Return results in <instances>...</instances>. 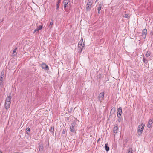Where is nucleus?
<instances>
[{
  "label": "nucleus",
  "instance_id": "1",
  "mask_svg": "<svg viewBox=\"0 0 153 153\" xmlns=\"http://www.w3.org/2000/svg\"><path fill=\"white\" fill-rule=\"evenodd\" d=\"M11 96H8L5 100V108L7 110L10 108L11 103Z\"/></svg>",
  "mask_w": 153,
  "mask_h": 153
},
{
  "label": "nucleus",
  "instance_id": "2",
  "mask_svg": "<svg viewBox=\"0 0 153 153\" xmlns=\"http://www.w3.org/2000/svg\"><path fill=\"white\" fill-rule=\"evenodd\" d=\"M145 124L143 123H142L141 125L138 126L137 132L139 135L141 134L144 128Z\"/></svg>",
  "mask_w": 153,
  "mask_h": 153
},
{
  "label": "nucleus",
  "instance_id": "3",
  "mask_svg": "<svg viewBox=\"0 0 153 153\" xmlns=\"http://www.w3.org/2000/svg\"><path fill=\"white\" fill-rule=\"evenodd\" d=\"M81 41L82 39L79 42L78 44V51L80 52H82L83 48L85 45V44L84 42H83L82 44V43Z\"/></svg>",
  "mask_w": 153,
  "mask_h": 153
},
{
  "label": "nucleus",
  "instance_id": "4",
  "mask_svg": "<svg viewBox=\"0 0 153 153\" xmlns=\"http://www.w3.org/2000/svg\"><path fill=\"white\" fill-rule=\"evenodd\" d=\"M104 92L100 93L97 97V99L99 101H100V102H102V101L104 100Z\"/></svg>",
  "mask_w": 153,
  "mask_h": 153
},
{
  "label": "nucleus",
  "instance_id": "5",
  "mask_svg": "<svg viewBox=\"0 0 153 153\" xmlns=\"http://www.w3.org/2000/svg\"><path fill=\"white\" fill-rule=\"evenodd\" d=\"M75 126V123H71L70 128V131L71 132L74 133L76 132V131L75 130L74 128Z\"/></svg>",
  "mask_w": 153,
  "mask_h": 153
},
{
  "label": "nucleus",
  "instance_id": "6",
  "mask_svg": "<svg viewBox=\"0 0 153 153\" xmlns=\"http://www.w3.org/2000/svg\"><path fill=\"white\" fill-rule=\"evenodd\" d=\"M147 30L146 29H144L142 31V34L141 35L143 39H145L146 36Z\"/></svg>",
  "mask_w": 153,
  "mask_h": 153
},
{
  "label": "nucleus",
  "instance_id": "7",
  "mask_svg": "<svg viewBox=\"0 0 153 153\" xmlns=\"http://www.w3.org/2000/svg\"><path fill=\"white\" fill-rule=\"evenodd\" d=\"M41 67L43 69L48 71L49 70L48 66L45 63H43L41 65Z\"/></svg>",
  "mask_w": 153,
  "mask_h": 153
},
{
  "label": "nucleus",
  "instance_id": "8",
  "mask_svg": "<svg viewBox=\"0 0 153 153\" xmlns=\"http://www.w3.org/2000/svg\"><path fill=\"white\" fill-rule=\"evenodd\" d=\"M117 116L119 118H120V116H121L122 113V108L120 107L118 108L117 110Z\"/></svg>",
  "mask_w": 153,
  "mask_h": 153
},
{
  "label": "nucleus",
  "instance_id": "9",
  "mask_svg": "<svg viewBox=\"0 0 153 153\" xmlns=\"http://www.w3.org/2000/svg\"><path fill=\"white\" fill-rule=\"evenodd\" d=\"M118 129V125L117 124H115L113 128V132L114 133H116Z\"/></svg>",
  "mask_w": 153,
  "mask_h": 153
},
{
  "label": "nucleus",
  "instance_id": "10",
  "mask_svg": "<svg viewBox=\"0 0 153 153\" xmlns=\"http://www.w3.org/2000/svg\"><path fill=\"white\" fill-rule=\"evenodd\" d=\"M153 122V119H150L148 122L147 127L148 128H150L152 127V125Z\"/></svg>",
  "mask_w": 153,
  "mask_h": 153
},
{
  "label": "nucleus",
  "instance_id": "11",
  "mask_svg": "<svg viewBox=\"0 0 153 153\" xmlns=\"http://www.w3.org/2000/svg\"><path fill=\"white\" fill-rule=\"evenodd\" d=\"M92 3L91 2V1H90L89 0H88V3L87 4V10L88 9L89 10H90V6H91V5H92Z\"/></svg>",
  "mask_w": 153,
  "mask_h": 153
},
{
  "label": "nucleus",
  "instance_id": "12",
  "mask_svg": "<svg viewBox=\"0 0 153 153\" xmlns=\"http://www.w3.org/2000/svg\"><path fill=\"white\" fill-rule=\"evenodd\" d=\"M68 0H64L63 1L64 8L65 9L66 8L67 5L68 4Z\"/></svg>",
  "mask_w": 153,
  "mask_h": 153
},
{
  "label": "nucleus",
  "instance_id": "13",
  "mask_svg": "<svg viewBox=\"0 0 153 153\" xmlns=\"http://www.w3.org/2000/svg\"><path fill=\"white\" fill-rule=\"evenodd\" d=\"M105 148L106 151L108 152L109 150V147L108 146V144H105Z\"/></svg>",
  "mask_w": 153,
  "mask_h": 153
},
{
  "label": "nucleus",
  "instance_id": "14",
  "mask_svg": "<svg viewBox=\"0 0 153 153\" xmlns=\"http://www.w3.org/2000/svg\"><path fill=\"white\" fill-rule=\"evenodd\" d=\"M61 3V0H58V1L57 2L56 4V9H58L59 8V6L60 5V4Z\"/></svg>",
  "mask_w": 153,
  "mask_h": 153
},
{
  "label": "nucleus",
  "instance_id": "15",
  "mask_svg": "<svg viewBox=\"0 0 153 153\" xmlns=\"http://www.w3.org/2000/svg\"><path fill=\"white\" fill-rule=\"evenodd\" d=\"M54 126H51V128L49 129L50 131L53 134L54 133Z\"/></svg>",
  "mask_w": 153,
  "mask_h": 153
},
{
  "label": "nucleus",
  "instance_id": "16",
  "mask_svg": "<svg viewBox=\"0 0 153 153\" xmlns=\"http://www.w3.org/2000/svg\"><path fill=\"white\" fill-rule=\"evenodd\" d=\"M3 78H2V76H0V85H3Z\"/></svg>",
  "mask_w": 153,
  "mask_h": 153
},
{
  "label": "nucleus",
  "instance_id": "17",
  "mask_svg": "<svg viewBox=\"0 0 153 153\" xmlns=\"http://www.w3.org/2000/svg\"><path fill=\"white\" fill-rule=\"evenodd\" d=\"M53 19H51L49 26V27H52V25L53 23Z\"/></svg>",
  "mask_w": 153,
  "mask_h": 153
},
{
  "label": "nucleus",
  "instance_id": "18",
  "mask_svg": "<svg viewBox=\"0 0 153 153\" xmlns=\"http://www.w3.org/2000/svg\"><path fill=\"white\" fill-rule=\"evenodd\" d=\"M150 53L149 51H147L146 53L145 56L146 57H148L149 56H150Z\"/></svg>",
  "mask_w": 153,
  "mask_h": 153
},
{
  "label": "nucleus",
  "instance_id": "19",
  "mask_svg": "<svg viewBox=\"0 0 153 153\" xmlns=\"http://www.w3.org/2000/svg\"><path fill=\"white\" fill-rule=\"evenodd\" d=\"M39 150L40 151H42L43 149V147L42 146L40 145L39 146Z\"/></svg>",
  "mask_w": 153,
  "mask_h": 153
},
{
  "label": "nucleus",
  "instance_id": "20",
  "mask_svg": "<svg viewBox=\"0 0 153 153\" xmlns=\"http://www.w3.org/2000/svg\"><path fill=\"white\" fill-rule=\"evenodd\" d=\"M143 61L144 63L146 64L148 62V61L147 59H145L144 58H143Z\"/></svg>",
  "mask_w": 153,
  "mask_h": 153
},
{
  "label": "nucleus",
  "instance_id": "21",
  "mask_svg": "<svg viewBox=\"0 0 153 153\" xmlns=\"http://www.w3.org/2000/svg\"><path fill=\"white\" fill-rule=\"evenodd\" d=\"M124 17L126 18H129L130 17V15L128 14H126L125 15Z\"/></svg>",
  "mask_w": 153,
  "mask_h": 153
},
{
  "label": "nucleus",
  "instance_id": "22",
  "mask_svg": "<svg viewBox=\"0 0 153 153\" xmlns=\"http://www.w3.org/2000/svg\"><path fill=\"white\" fill-rule=\"evenodd\" d=\"M17 49V48H15L14 50H13V54L14 55H16V54H17V53H16V50Z\"/></svg>",
  "mask_w": 153,
  "mask_h": 153
},
{
  "label": "nucleus",
  "instance_id": "23",
  "mask_svg": "<svg viewBox=\"0 0 153 153\" xmlns=\"http://www.w3.org/2000/svg\"><path fill=\"white\" fill-rule=\"evenodd\" d=\"M4 73V70H3L1 72V76H2V78H3V77Z\"/></svg>",
  "mask_w": 153,
  "mask_h": 153
},
{
  "label": "nucleus",
  "instance_id": "24",
  "mask_svg": "<svg viewBox=\"0 0 153 153\" xmlns=\"http://www.w3.org/2000/svg\"><path fill=\"white\" fill-rule=\"evenodd\" d=\"M97 10H98V13L99 14L100 13V11L101 10V7H98L97 8Z\"/></svg>",
  "mask_w": 153,
  "mask_h": 153
},
{
  "label": "nucleus",
  "instance_id": "25",
  "mask_svg": "<svg viewBox=\"0 0 153 153\" xmlns=\"http://www.w3.org/2000/svg\"><path fill=\"white\" fill-rule=\"evenodd\" d=\"M102 5H103V4L102 3H100L99 5H98V7H101V8L102 7Z\"/></svg>",
  "mask_w": 153,
  "mask_h": 153
},
{
  "label": "nucleus",
  "instance_id": "26",
  "mask_svg": "<svg viewBox=\"0 0 153 153\" xmlns=\"http://www.w3.org/2000/svg\"><path fill=\"white\" fill-rule=\"evenodd\" d=\"M128 153H133L132 150L131 149L129 148L128 150Z\"/></svg>",
  "mask_w": 153,
  "mask_h": 153
},
{
  "label": "nucleus",
  "instance_id": "27",
  "mask_svg": "<svg viewBox=\"0 0 153 153\" xmlns=\"http://www.w3.org/2000/svg\"><path fill=\"white\" fill-rule=\"evenodd\" d=\"M42 25H40L37 28H38L39 30L42 29Z\"/></svg>",
  "mask_w": 153,
  "mask_h": 153
},
{
  "label": "nucleus",
  "instance_id": "28",
  "mask_svg": "<svg viewBox=\"0 0 153 153\" xmlns=\"http://www.w3.org/2000/svg\"><path fill=\"white\" fill-rule=\"evenodd\" d=\"M26 130H27V131H29V132L30 131V128H29V127L27 128Z\"/></svg>",
  "mask_w": 153,
  "mask_h": 153
},
{
  "label": "nucleus",
  "instance_id": "29",
  "mask_svg": "<svg viewBox=\"0 0 153 153\" xmlns=\"http://www.w3.org/2000/svg\"><path fill=\"white\" fill-rule=\"evenodd\" d=\"M39 31V29L38 28H36L34 30V33H35L36 31Z\"/></svg>",
  "mask_w": 153,
  "mask_h": 153
},
{
  "label": "nucleus",
  "instance_id": "30",
  "mask_svg": "<svg viewBox=\"0 0 153 153\" xmlns=\"http://www.w3.org/2000/svg\"><path fill=\"white\" fill-rule=\"evenodd\" d=\"M3 19H0V23L1 22L3 21Z\"/></svg>",
  "mask_w": 153,
  "mask_h": 153
},
{
  "label": "nucleus",
  "instance_id": "31",
  "mask_svg": "<svg viewBox=\"0 0 153 153\" xmlns=\"http://www.w3.org/2000/svg\"><path fill=\"white\" fill-rule=\"evenodd\" d=\"M0 153H3L2 151L0 149Z\"/></svg>",
  "mask_w": 153,
  "mask_h": 153
},
{
  "label": "nucleus",
  "instance_id": "32",
  "mask_svg": "<svg viewBox=\"0 0 153 153\" xmlns=\"http://www.w3.org/2000/svg\"><path fill=\"white\" fill-rule=\"evenodd\" d=\"M62 133L63 134H65V131L64 130H63V131Z\"/></svg>",
  "mask_w": 153,
  "mask_h": 153
},
{
  "label": "nucleus",
  "instance_id": "33",
  "mask_svg": "<svg viewBox=\"0 0 153 153\" xmlns=\"http://www.w3.org/2000/svg\"><path fill=\"white\" fill-rule=\"evenodd\" d=\"M100 140V138H99L98 140V141L99 140Z\"/></svg>",
  "mask_w": 153,
  "mask_h": 153
},
{
  "label": "nucleus",
  "instance_id": "34",
  "mask_svg": "<svg viewBox=\"0 0 153 153\" xmlns=\"http://www.w3.org/2000/svg\"><path fill=\"white\" fill-rule=\"evenodd\" d=\"M98 0H96V2H97L98 1Z\"/></svg>",
  "mask_w": 153,
  "mask_h": 153
},
{
  "label": "nucleus",
  "instance_id": "35",
  "mask_svg": "<svg viewBox=\"0 0 153 153\" xmlns=\"http://www.w3.org/2000/svg\"><path fill=\"white\" fill-rule=\"evenodd\" d=\"M27 134H29V133H28V132H27Z\"/></svg>",
  "mask_w": 153,
  "mask_h": 153
}]
</instances>
